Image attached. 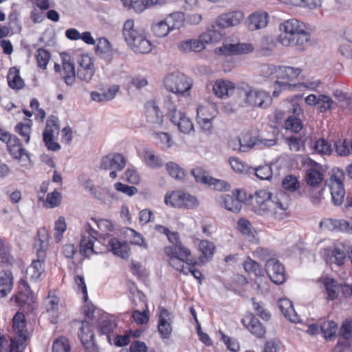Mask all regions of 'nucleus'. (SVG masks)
<instances>
[{"instance_id": "nucleus-1", "label": "nucleus", "mask_w": 352, "mask_h": 352, "mask_svg": "<svg viewBox=\"0 0 352 352\" xmlns=\"http://www.w3.org/2000/svg\"><path fill=\"white\" fill-rule=\"evenodd\" d=\"M254 212L267 218L283 219L287 216L289 207L288 195L280 191L275 196L265 190H260L250 197Z\"/></svg>"}, {"instance_id": "nucleus-2", "label": "nucleus", "mask_w": 352, "mask_h": 352, "mask_svg": "<svg viewBox=\"0 0 352 352\" xmlns=\"http://www.w3.org/2000/svg\"><path fill=\"white\" fill-rule=\"evenodd\" d=\"M281 32L278 41L284 46H295L299 51L307 47L310 34L304 30L303 23L296 19L287 20L280 24Z\"/></svg>"}, {"instance_id": "nucleus-3", "label": "nucleus", "mask_w": 352, "mask_h": 352, "mask_svg": "<svg viewBox=\"0 0 352 352\" xmlns=\"http://www.w3.org/2000/svg\"><path fill=\"white\" fill-rule=\"evenodd\" d=\"M243 18V14L241 11H234L223 14L218 17L216 21L211 24L204 39L207 41H220L224 35L223 30L238 25Z\"/></svg>"}, {"instance_id": "nucleus-4", "label": "nucleus", "mask_w": 352, "mask_h": 352, "mask_svg": "<svg viewBox=\"0 0 352 352\" xmlns=\"http://www.w3.org/2000/svg\"><path fill=\"white\" fill-rule=\"evenodd\" d=\"M133 20H127L123 26L122 34L127 45L135 52L147 54L151 50L150 41L134 28Z\"/></svg>"}, {"instance_id": "nucleus-5", "label": "nucleus", "mask_w": 352, "mask_h": 352, "mask_svg": "<svg viewBox=\"0 0 352 352\" xmlns=\"http://www.w3.org/2000/svg\"><path fill=\"white\" fill-rule=\"evenodd\" d=\"M118 327V320L116 316L105 313L89 302V327L114 330Z\"/></svg>"}, {"instance_id": "nucleus-6", "label": "nucleus", "mask_w": 352, "mask_h": 352, "mask_svg": "<svg viewBox=\"0 0 352 352\" xmlns=\"http://www.w3.org/2000/svg\"><path fill=\"white\" fill-rule=\"evenodd\" d=\"M165 88L173 94L186 96L192 86V80L184 74H171L164 81Z\"/></svg>"}, {"instance_id": "nucleus-7", "label": "nucleus", "mask_w": 352, "mask_h": 352, "mask_svg": "<svg viewBox=\"0 0 352 352\" xmlns=\"http://www.w3.org/2000/svg\"><path fill=\"white\" fill-rule=\"evenodd\" d=\"M164 252L169 258V263L173 267H179L181 261L186 262V264H195L190 250L182 243L178 245H171L164 249Z\"/></svg>"}, {"instance_id": "nucleus-8", "label": "nucleus", "mask_w": 352, "mask_h": 352, "mask_svg": "<svg viewBox=\"0 0 352 352\" xmlns=\"http://www.w3.org/2000/svg\"><path fill=\"white\" fill-rule=\"evenodd\" d=\"M243 100L250 106L263 109L267 108L271 104L272 100L268 92L250 87L245 90V98Z\"/></svg>"}, {"instance_id": "nucleus-9", "label": "nucleus", "mask_w": 352, "mask_h": 352, "mask_svg": "<svg viewBox=\"0 0 352 352\" xmlns=\"http://www.w3.org/2000/svg\"><path fill=\"white\" fill-rule=\"evenodd\" d=\"M58 118L55 116H50L47 120L45 130L43 133V142L50 151H56L60 148L58 143L54 141V134H58Z\"/></svg>"}, {"instance_id": "nucleus-10", "label": "nucleus", "mask_w": 352, "mask_h": 352, "mask_svg": "<svg viewBox=\"0 0 352 352\" xmlns=\"http://www.w3.org/2000/svg\"><path fill=\"white\" fill-rule=\"evenodd\" d=\"M343 178L344 172L339 168L334 170L333 174L331 177V179L332 180V184L330 188L331 195L332 201L336 206L341 205L344 201L345 190L342 183Z\"/></svg>"}, {"instance_id": "nucleus-11", "label": "nucleus", "mask_w": 352, "mask_h": 352, "mask_svg": "<svg viewBox=\"0 0 352 352\" xmlns=\"http://www.w3.org/2000/svg\"><path fill=\"white\" fill-rule=\"evenodd\" d=\"M21 291L12 298L24 311H30L36 308L32 292L29 285L23 280H20Z\"/></svg>"}, {"instance_id": "nucleus-12", "label": "nucleus", "mask_w": 352, "mask_h": 352, "mask_svg": "<svg viewBox=\"0 0 352 352\" xmlns=\"http://www.w3.org/2000/svg\"><path fill=\"white\" fill-rule=\"evenodd\" d=\"M168 115L171 122L177 126L180 132L189 133L194 130V126L190 119L174 107L168 108Z\"/></svg>"}, {"instance_id": "nucleus-13", "label": "nucleus", "mask_w": 352, "mask_h": 352, "mask_svg": "<svg viewBox=\"0 0 352 352\" xmlns=\"http://www.w3.org/2000/svg\"><path fill=\"white\" fill-rule=\"evenodd\" d=\"M265 271L274 283L280 285L285 282V267L278 259H268L265 263Z\"/></svg>"}, {"instance_id": "nucleus-14", "label": "nucleus", "mask_w": 352, "mask_h": 352, "mask_svg": "<svg viewBox=\"0 0 352 352\" xmlns=\"http://www.w3.org/2000/svg\"><path fill=\"white\" fill-rule=\"evenodd\" d=\"M126 163L123 155L118 153H109L101 159L100 168L104 170H122Z\"/></svg>"}, {"instance_id": "nucleus-15", "label": "nucleus", "mask_w": 352, "mask_h": 352, "mask_svg": "<svg viewBox=\"0 0 352 352\" xmlns=\"http://www.w3.org/2000/svg\"><path fill=\"white\" fill-rule=\"evenodd\" d=\"M254 50L252 45L250 43H236V44H226L222 47L217 48L215 52L217 54L223 55H233L248 54L252 52Z\"/></svg>"}, {"instance_id": "nucleus-16", "label": "nucleus", "mask_w": 352, "mask_h": 352, "mask_svg": "<svg viewBox=\"0 0 352 352\" xmlns=\"http://www.w3.org/2000/svg\"><path fill=\"white\" fill-rule=\"evenodd\" d=\"M320 228L329 231L344 232L351 234L352 222L349 223L344 219H326L320 221Z\"/></svg>"}, {"instance_id": "nucleus-17", "label": "nucleus", "mask_w": 352, "mask_h": 352, "mask_svg": "<svg viewBox=\"0 0 352 352\" xmlns=\"http://www.w3.org/2000/svg\"><path fill=\"white\" fill-rule=\"evenodd\" d=\"M146 121L153 125L160 126L163 122V115L154 101L145 104Z\"/></svg>"}, {"instance_id": "nucleus-18", "label": "nucleus", "mask_w": 352, "mask_h": 352, "mask_svg": "<svg viewBox=\"0 0 352 352\" xmlns=\"http://www.w3.org/2000/svg\"><path fill=\"white\" fill-rule=\"evenodd\" d=\"M206 34L204 33L200 36L199 40L196 39H190L187 40L186 41L181 42L178 45L179 49L185 52H200L205 47L204 43H216L218 41H207V39H204L203 36Z\"/></svg>"}, {"instance_id": "nucleus-19", "label": "nucleus", "mask_w": 352, "mask_h": 352, "mask_svg": "<svg viewBox=\"0 0 352 352\" xmlns=\"http://www.w3.org/2000/svg\"><path fill=\"white\" fill-rule=\"evenodd\" d=\"M325 258L327 263L329 264L334 263L338 266L343 265L346 258L344 247L336 246L327 250L325 252Z\"/></svg>"}, {"instance_id": "nucleus-20", "label": "nucleus", "mask_w": 352, "mask_h": 352, "mask_svg": "<svg viewBox=\"0 0 352 352\" xmlns=\"http://www.w3.org/2000/svg\"><path fill=\"white\" fill-rule=\"evenodd\" d=\"M89 45H94L95 54L100 58H107L110 56L111 45L107 38L102 37L94 40L89 34Z\"/></svg>"}, {"instance_id": "nucleus-21", "label": "nucleus", "mask_w": 352, "mask_h": 352, "mask_svg": "<svg viewBox=\"0 0 352 352\" xmlns=\"http://www.w3.org/2000/svg\"><path fill=\"white\" fill-rule=\"evenodd\" d=\"M214 94L220 98H224L232 95L235 89L233 82L229 80H217L212 87Z\"/></svg>"}, {"instance_id": "nucleus-22", "label": "nucleus", "mask_w": 352, "mask_h": 352, "mask_svg": "<svg viewBox=\"0 0 352 352\" xmlns=\"http://www.w3.org/2000/svg\"><path fill=\"white\" fill-rule=\"evenodd\" d=\"M37 239L34 243L37 256L40 258L45 257L46 250L48 248V232L45 228H41L37 231Z\"/></svg>"}, {"instance_id": "nucleus-23", "label": "nucleus", "mask_w": 352, "mask_h": 352, "mask_svg": "<svg viewBox=\"0 0 352 352\" xmlns=\"http://www.w3.org/2000/svg\"><path fill=\"white\" fill-rule=\"evenodd\" d=\"M238 228L241 234L250 242L257 243L258 239L256 236V230L252 226L250 221L241 218L238 221Z\"/></svg>"}, {"instance_id": "nucleus-24", "label": "nucleus", "mask_w": 352, "mask_h": 352, "mask_svg": "<svg viewBox=\"0 0 352 352\" xmlns=\"http://www.w3.org/2000/svg\"><path fill=\"white\" fill-rule=\"evenodd\" d=\"M268 17L266 12H255L250 14L248 21V29L254 31L265 28L267 25Z\"/></svg>"}, {"instance_id": "nucleus-25", "label": "nucleus", "mask_w": 352, "mask_h": 352, "mask_svg": "<svg viewBox=\"0 0 352 352\" xmlns=\"http://www.w3.org/2000/svg\"><path fill=\"white\" fill-rule=\"evenodd\" d=\"M108 248L113 254L122 258H126L129 256V248L124 241H120L116 238L111 239L108 242Z\"/></svg>"}, {"instance_id": "nucleus-26", "label": "nucleus", "mask_w": 352, "mask_h": 352, "mask_svg": "<svg viewBox=\"0 0 352 352\" xmlns=\"http://www.w3.org/2000/svg\"><path fill=\"white\" fill-rule=\"evenodd\" d=\"M278 307L284 316L290 322H300V316L295 311L291 300L287 298L280 299L278 300Z\"/></svg>"}, {"instance_id": "nucleus-27", "label": "nucleus", "mask_w": 352, "mask_h": 352, "mask_svg": "<svg viewBox=\"0 0 352 352\" xmlns=\"http://www.w3.org/2000/svg\"><path fill=\"white\" fill-rule=\"evenodd\" d=\"M7 146L10 148L11 155L15 158L20 159L25 155L29 157L27 151L22 147L20 140L14 135L11 134L7 142Z\"/></svg>"}, {"instance_id": "nucleus-28", "label": "nucleus", "mask_w": 352, "mask_h": 352, "mask_svg": "<svg viewBox=\"0 0 352 352\" xmlns=\"http://www.w3.org/2000/svg\"><path fill=\"white\" fill-rule=\"evenodd\" d=\"M13 276L10 271L0 272V297L6 296L12 290Z\"/></svg>"}, {"instance_id": "nucleus-29", "label": "nucleus", "mask_w": 352, "mask_h": 352, "mask_svg": "<svg viewBox=\"0 0 352 352\" xmlns=\"http://www.w3.org/2000/svg\"><path fill=\"white\" fill-rule=\"evenodd\" d=\"M19 333L17 338H7V344L1 346L3 349H9V352H21L23 345L26 341V337L23 331H18Z\"/></svg>"}, {"instance_id": "nucleus-30", "label": "nucleus", "mask_w": 352, "mask_h": 352, "mask_svg": "<svg viewBox=\"0 0 352 352\" xmlns=\"http://www.w3.org/2000/svg\"><path fill=\"white\" fill-rule=\"evenodd\" d=\"M7 79L9 87L13 89H21L25 86V82L19 75V69L16 67L9 69Z\"/></svg>"}, {"instance_id": "nucleus-31", "label": "nucleus", "mask_w": 352, "mask_h": 352, "mask_svg": "<svg viewBox=\"0 0 352 352\" xmlns=\"http://www.w3.org/2000/svg\"><path fill=\"white\" fill-rule=\"evenodd\" d=\"M45 257L40 258L37 256V259L34 260L31 265L28 267L26 273L30 276L33 280L38 279L44 272V261Z\"/></svg>"}, {"instance_id": "nucleus-32", "label": "nucleus", "mask_w": 352, "mask_h": 352, "mask_svg": "<svg viewBox=\"0 0 352 352\" xmlns=\"http://www.w3.org/2000/svg\"><path fill=\"white\" fill-rule=\"evenodd\" d=\"M221 206L228 210L238 212L242 208V204L237 199H235L234 195H225L222 197Z\"/></svg>"}, {"instance_id": "nucleus-33", "label": "nucleus", "mask_w": 352, "mask_h": 352, "mask_svg": "<svg viewBox=\"0 0 352 352\" xmlns=\"http://www.w3.org/2000/svg\"><path fill=\"white\" fill-rule=\"evenodd\" d=\"M184 197V192L182 190L174 191L165 195L164 202L166 205H170L175 208H182Z\"/></svg>"}, {"instance_id": "nucleus-34", "label": "nucleus", "mask_w": 352, "mask_h": 352, "mask_svg": "<svg viewBox=\"0 0 352 352\" xmlns=\"http://www.w3.org/2000/svg\"><path fill=\"white\" fill-rule=\"evenodd\" d=\"M276 47L275 40L270 36H265L262 38L259 49L260 54L268 56L273 54Z\"/></svg>"}, {"instance_id": "nucleus-35", "label": "nucleus", "mask_w": 352, "mask_h": 352, "mask_svg": "<svg viewBox=\"0 0 352 352\" xmlns=\"http://www.w3.org/2000/svg\"><path fill=\"white\" fill-rule=\"evenodd\" d=\"M79 311L80 316L75 318L72 323L74 327L78 328V330H84L88 326V305L86 304L83 305Z\"/></svg>"}, {"instance_id": "nucleus-36", "label": "nucleus", "mask_w": 352, "mask_h": 352, "mask_svg": "<svg viewBox=\"0 0 352 352\" xmlns=\"http://www.w3.org/2000/svg\"><path fill=\"white\" fill-rule=\"evenodd\" d=\"M166 169L168 174L177 180H183L186 177V172L173 162H168L166 164Z\"/></svg>"}, {"instance_id": "nucleus-37", "label": "nucleus", "mask_w": 352, "mask_h": 352, "mask_svg": "<svg viewBox=\"0 0 352 352\" xmlns=\"http://www.w3.org/2000/svg\"><path fill=\"white\" fill-rule=\"evenodd\" d=\"M340 284L333 278H327L324 281V287L327 294V298L330 300L336 299L338 296Z\"/></svg>"}, {"instance_id": "nucleus-38", "label": "nucleus", "mask_w": 352, "mask_h": 352, "mask_svg": "<svg viewBox=\"0 0 352 352\" xmlns=\"http://www.w3.org/2000/svg\"><path fill=\"white\" fill-rule=\"evenodd\" d=\"M306 182L308 185L312 186H316L319 185L322 179V174L316 168H309L306 171Z\"/></svg>"}, {"instance_id": "nucleus-39", "label": "nucleus", "mask_w": 352, "mask_h": 352, "mask_svg": "<svg viewBox=\"0 0 352 352\" xmlns=\"http://www.w3.org/2000/svg\"><path fill=\"white\" fill-rule=\"evenodd\" d=\"M32 124V120L30 119H26L25 122H20L15 126V131L18 133L21 136L24 138L25 143H28L30 140V131L31 126Z\"/></svg>"}, {"instance_id": "nucleus-40", "label": "nucleus", "mask_w": 352, "mask_h": 352, "mask_svg": "<svg viewBox=\"0 0 352 352\" xmlns=\"http://www.w3.org/2000/svg\"><path fill=\"white\" fill-rule=\"evenodd\" d=\"M144 158L147 165L153 168H158L163 165V161L160 157L155 155L151 150H144Z\"/></svg>"}, {"instance_id": "nucleus-41", "label": "nucleus", "mask_w": 352, "mask_h": 352, "mask_svg": "<svg viewBox=\"0 0 352 352\" xmlns=\"http://www.w3.org/2000/svg\"><path fill=\"white\" fill-rule=\"evenodd\" d=\"M170 31L169 23L166 20L160 21L152 25L153 34L160 38L166 36Z\"/></svg>"}, {"instance_id": "nucleus-42", "label": "nucleus", "mask_w": 352, "mask_h": 352, "mask_svg": "<svg viewBox=\"0 0 352 352\" xmlns=\"http://www.w3.org/2000/svg\"><path fill=\"white\" fill-rule=\"evenodd\" d=\"M282 186L284 190L294 192L300 188V183L295 175H288L283 179Z\"/></svg>"}, {"instance_id": "nucleus-43", "label": "nucleus", "mask_w": 352, "mask_h": 352, "mask_svg": "<svg viewBox=\"0 0 352 352\" xmlns=\"http://www.w3.org/2000/svg\"><path fill=\"white\" fill-rule=\"evenodd\" d=\"M191 174L193 175L195 181L205 185H209L210 182V177L208 173L201 167H196L191 170Z\"/></svg>"}, {"instance_id": "nucleus-44", "label": "nucleus", "mask_w": 352, "mask_h": 352, "mask_svg": "<svg viewBox=\"0 0 352 352\" xmlns=\"http://www.w3.org/2000/svg\"><path fill=\"white\" fill-rule=\"evenodd\" d=\"M158 3V0H131L129 6L135 12L140 13L145 9Z\"/></svg>"}, {"instance_id": "nucleus-45", "label": "nucleus", "mask_w": 352, "mask_h": 352, "mask_svg": "<svg viewBox=\"0 0 352 352\" xmlns=\"http://www.w3.org/2000/svg\"><path fill=\"white\" fill-rule=\"evenodd\" d=\"M338 324L333 320L321 319L316 323L309 326V330H336Z\"/></svg>"}, {"instance_id": "nucleus-46", "label": "nucleus", "mask_w": 352, "mask_h": 352, "mask_svg": "<svg viewBox=\"0 0 352 352\" xmlns=\"http://www.w3.org/2000/svg\"><path fill=\"white\" fill-rule=\"evenodd\" d=\"M170 314L166 309H162L159 316L157 330H172Z\"/></svg>"}, {"instance_id": "nucleus-47", "label": "nucleus", "mask_w": 352, "mask_h": 352, "mask_svg": "<svg viewBox=\"0 0 352 352\" xmlns=\"http://www.w3.org/2000/svg\"><path fill=\"white\" fill-rule=\"evenodd\" d=\"M314 149L317 153L327 155H330L333 151L331 144L323 138L319 139L316 142Z\"/></svg>"}, {"instance_id": "nucleus-48", "label": "nucleus", "mask_w": 352, "mask_h": 352, "mask_svg": "<svg viewBox=\"0 0 352 352\" xmlns=\"http://www.w3.org/2000/svg\"><path fill=\"white\" fill-rule=\"evenodd\" d=\"M91 220L93 223H89V231L92 230L94 232H97L96 228L104 232L111 231L112 230L111 223L108 220L100 219L98 221L94 218H91Z\"/></svg>"}, {"instance_id": "nucleus-49", "label": "nucleus", "mask_w": 352, "mask_h": 352, "mask_svg": "<svg viewBox=\"0 0 352 352\" xmlns=\"http://www.w3.org/2000/svg\"><path fill=\"white\" fill-rule=\"evenodd\" d=\"M297 87L296 84H292L288 82H284L280 80H275L274 82V91L272 96L274 98L279 96L282 91L289 90L293 91Z\"/></svg>"}, {"instance_id": "nucleus-50", "label": "nucleus", "mask_w": 352, "mask_h": 352, "mask_svg": "<svg viewBox=\"0 0 352 352\" xmlns=\"http://www.w3.org/2000/svg\"><path fill=\"white\" fill-rule=\"evenodd\" d=\"M242 322L244 327L248 330H263V327L258 318L253 314H248L243 319Z\"/></svg>"}, {"instance_id": "nucleus-51", "label": "nucleus", "mask_w": 352, "mask_h": 352, "mask_svg": "<svg viewBox=\"0 0 352 352\" xmlns=\"http://www.w3.org/2000/svg\"><path fill=\"white\" fill-rule=\"evenodd\" d=\"M53 352H70V345L67 338L60 336L54 341Z\"/></svg>"}, {"instance_id": "nucleus-52", "label": "nucleus", "mask_w": 352, "mask_h": 352, "mask_svg": "<svg viewBox=\"0 0 352 352\" xmlns=\"http://www.w3.org/2000/svg\"><path fill=\"white\" fill-rule=\"evenodd\" d=\"M335 151L339 156H346L350 152V142L346 140H338L334 142Z\"/></svg>"}, {"instance_id": "nucleus-53", "label": "nucleus", "mask_w": 352, "mask_h": 352, "mask_svg": "<svg viewBox=\"0 0 352 352\" xmlns=\"http://www.w3.org/2000/svg\"><path fill=\"white\" fill-rule=\"evenodd\" d=\"M38 66L43 69H46L50 59V54L45 49L40 48L36 52Z\"/></svg>"}, {"instance_id": "nucleus-54", "label": "nucleus", "mask_w": 352, "mask_h": 352, "mask_svg": "<svg viewBox=\"0 0 352 352\" xmlns=\"http://www.w3.org/2000/svg\"><path fill=\"white\" fill-rule=\"evenodd\" d=\"M243 266L245 271L249 274H252L256 276H258L261 273V270L259 264L248 257L243 263Z\"/></svg>"}, {"instance_id": "nucleus-55", "label": "nucleus", "mask_w": 352, "mask_h": 352, "mask_svg": "<svg viewBox=\"0 0 352 352\" xmlns=\"http://www.w3.org/2000/svg\"><path fill=\"white\" fill-rule=\"evenodd\" d=\"M74 284H75V289L79 292L81 291L83 294V301L84 302H87L88 300V294L87 285L85 283V278L81 275H76L74 277Z\"/></svg>"}, {"instance_id": "nucleus-56", "label": "nucleus", "mask_w": 352, "mask_h": 352, "mask_svg": "<svg viewBox=\"0 0 352 352\" xmlns=\"http://www.w3.org/2000/svg\"><path fill=\"white\" fill-rule=\"evenodd\" d=\"M66 37L72 41L81 38L85 43L88 44V32H84L82 34L75 28L67 29L65 32Z\"/></svg>"}, {"instance_id": "nucleus-57", "label": "nucleus", "mask_w": 352, "mask_h": 352, "mask_svg": "<svg viewBox=\"0 0 352 352\" xmlns=\"http://www.w3.org/2000/svg\"><path fill=\"white\" fill-rule=\"evenodd\" d=\"M285 128L291 130L295 133L299 132L302 128V124L300 119L295 116H289L285 122Z\"/></svg>"}, {"instance_id": "nucleus-58", "label": "nucleus", "mask_w": 352, "mask_h": 352, "mask_svg": "<svg viewBox=\"0 0 352 352\" xmlns=\"http://www.w3.org/2000/svg\"><path fill=\"white\" fill-rule=\"evenodd\" d=\"M256 176L261 180H269L272 177V171L270 166H259L254 169Z\"/></svg>"}, {"instance_id": "nucleus-59", "label": "nucleus", "mask_w": 352, "mask_h": 352, "mask_svg": "<svg viewBox=\"0 0 352 352\" xmlns=\"http://www.w3.org/2000/svg\"><path fill=\"white\" fill-rule=\"evenodd\" d=\"M215 246L213 243L202 240L199 243V250L206 257H211L214 252Z\"/></svg>"}, {"instance_id": "nucleus-60", "label": "nucleus", "mask_w": 352, "mask_h": 352, "mask_svg": "<svg viewBox=\"0 0 352 352\" xmlns=\"http://www.w3.org/2000/svg\"><path fill=\"white\" fill-rule=\"evenodd\" d=\"M115 189L128 196H133L138 193V188L135 186H129L122 182H116L114 184Z\"/></svg>"}, {"instance_id": "nucleus-61", "label": "nucleus", "mask_w": 352, "mask_h": 352, "mask_svg": "<svg viewBox=\"0 0 352 352\" xmlns=\"http://www.w3.org/2000/svg\"><path fill=\"white\" fill-rule=\"evenodd\" d=\"M332 100L326 95H320L318 99V109L320 112H324L331 109Z\"/></svg>"}, {"instance_id": "nucleus-62", "label": "nucleus", "mask_w": 352, "mask_h": 352, "mask_svg": "<svg viewBox=\"0 0 352 352\" xmlns=\"http://www.w3.org/2000/svg\"><path fill=\"white\" fill-rule=\"evenodd\" d=\"M12 324L14 330H23L26 325L25 316L21 312L16 313L12 318Z\"/></svg>"}, {"instance_id": "nucleus-63", "label": "nucleus", "mask_w": 352, "mask_h": 352, "mask_svg": "<svg viewBox=\"0 0 352 352\" xmlns=\"http://www.w3.org/2000/svg\"><path fill=\"white\" fill-rule=\"evenodd\" d=\"M221 338L228 349L232 352H238L239 351V344L235 339L226 336L224 333L221 334Z\"/></svg>"}, {"instance_id": "nucleus-64", "label": "nucleus", "mask_w": 352, "mask_h": 352, "mask_svg": "<svg viewBox=\"0 0 352 352\" xmlns=\"http://www.w3.org/2000/svg\"><path fill=\"white\" fill-rule=\"evenodd\" d=\"M214 118V115H210L209 117L197 118V123L199 124L202 130L205 131H210L212 127V120Z\"/></svg>"}]
</instances>
